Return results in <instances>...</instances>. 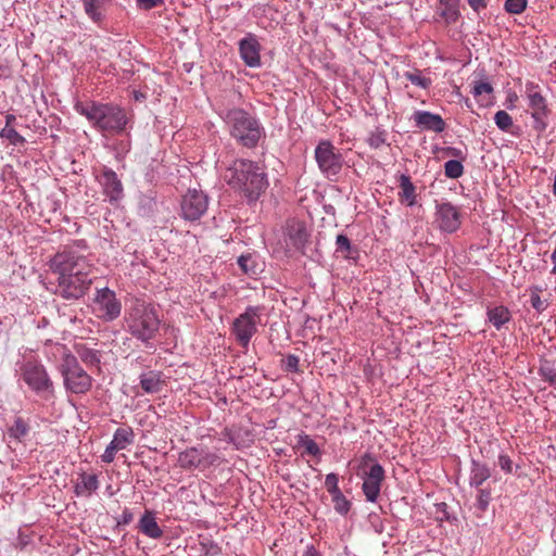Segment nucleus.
<instances>
[{
	"label": "nucleus",
	"mask_w": 556,
	"mask_h": 556,
	"mask_svg": "<svg viewBox=\"0 0 556 556\" xmlns=\"http://www.w3.org/2000/svg\"><path fill=\"white\" fill-rule=\"evenodd\" d=\"M358 476L363 479L362 490L366 500L370 503L377 502L386 471L372 454L366 453L361 458Z\"/></svg>",
	"instance_id": "8"
},
{
	"label": "nucleus",
	"mask_w": 556,
	"mask_h": 556,
	"mask_svg": "<svg viewBox=\"0 0 556 556\" xmlns=\"http://www.w3.org/2000/svg\"><path fill=\"white\" fill-rule=\"evenodd\" d=\"M528 4V0H506L504 9L510 14H521Z\"/></svg>",
	"instance_id": "41"
},
{
	"label": "nucleus",
	"mask_w": 556,
	"mask_h": 556,
	"mask_svg": "<svg viewBox=\"0 0 556 556\" xmlns=\"http://www.w3.org/2000/svg\"><path fill=\"white\" fill-rule=\"evenodd\" d=\"M78 357L84 362L87 366H99L100 364V353L97 350L79 346L77 348Z\"/></svg>",
	"instance_id": "32"
},
{
	"label": "nucleus",
	"mask_w": 556,
	"mask_h": 556,
	"mask_svg": "<svg viewBox=\"0 0 556 556\" xmlns=\"http://www.w3.org/2000/svg\"><path fill=\"white\" fill-rule=\"evenodd\" d=\"M200 447H190L181 452L178 456V464L186 470H200Z\"/></svg>",
	"instance_id": "26"
},
{
	"label": "nucleus",
	"mask_w": 556,
	"mask_h": 556,
	"mask_svg": "<svg viewBox=\"0 0 556 556\" xmlns=\"http://www.w3.org/2000/svg\"><path fill=\"white\" fill-rule=\"evenodd\" d=\"M490 501H491L490 490L478 488V494H477L478 508L482 511L486 510V508L490 504Z\"/></svg>",
	"instance_id": "43"
},
{
	"label": "nucleus",
	"mask_w": 556,
	"mask_h": 556,
	"mask_svg": "<svg viewBox=\"0 0 556 556\" xmlns=\"http://www.w3.org/2000/svg\"><path fill=\"white\" fill-rule=\"evenodd\" d=\"M28 432L29 426L22 417H16L8 430L9 437L18 442H22L27 437Z\"/></svg>",
	"instance_id": "30"
},
{
	"label": "nucleus",
	"mask_w": 556,
	"mask_h": 556,
	"mask_svg": "<svg viewBox=\"0 0 556 556\" xmlns=\"http://www.w3.org/2000/svg\"><path fill=\"white\" fill-rule=\"evenodd\" d=\"M224 119L231 137L245 148H254L264 135L258 119L242 109L228 110Z\"/></svg>",
	"instance_id": "6"
},
{
	"label": "nucleus",
	"mask_w": 556,
	"mask_h": 556,
	"mask_svg": "<svg viewBox=\"0 0 556 556\" xmlns=\"http://www.w3.org/2000/svg\"><path fill=\"white\" fill-rule=\"evenodd\" d=\"M336 252L341 253L343 257H351L352 245L350 239L345 235H338L336 239Z\"/></svg>",
	"instance_id": "39"
},
{
	"label": "nucleus",
	"mask_w": 556,
	"mask_h": 556,
	"mask_svg": "<svg viewBox=\"0 0 556 556\" xmlns=\"http://www.w3.org/2000/svg\"><path fill=\"white\" fill-rule=\"evenodd\" d=\"M263 311L264 307L261 305H250L232 321L230 331L241 348L248 349L251 339L257 332Z\"/></svg>",
	"instance_id": "9"
},
{
	"label": "nucleus",
	"mask_w": 556,
	"mask_h": 556,
	"mask_svg": "<svg viewBox=\"0 0 556 556\" xmlns=\"http://www.w3.org/2000/svg\"><path fill=\"white\" fill-rule=\"evenodd\" d=\"M134 440V430L130 427H121L115 430L110 445L117 451H122L125 450L128 445L132 444Z\"/></svg>",
	"instance_id": "25"
},
{
	"label": "nucleus",
	"mask_w": 556,
	"mask_h": 556,
	"mask_svg": "<svg viewBox=\"0 0 556 556\" xmlns=\"http://www.w3.org/2000/svg\"><path fill=\"white\" fill-rule=\"evenodd\" d=\"M3 66L0 65V77L2 76Z\"/></svg>",
	"instance_id": "59"
},
{
	"label": "nucleus",
	"mask_w": 556,
	"mask_h": 556,
	"mask_svg": "<svg viewBox=\"0 0 556 556\" xmlns=\"http://www.w3.org/2000/svg\"><path fill=\"white\" fill-rule=\"evenodd\" d=\"M412 118L415 122L416 127L421 130L442 132L446 127L441 115L429 111H416Z\"/></svg>",
	"instance_id": "19"
},
{
	"label": "nucleus",
	"mask_w": 556,
	"mask_h": 556,
	"mask_svg": "<svg viewBox=\"0 0 556 556\" xmlns=\"http://www.w3.org/2000/svg\"><path fill=\"white\" fill-rule=\"evenodd\" d=\"M440 5L442 7L440 15L446 24H453L458 20L460 15L459 0H440Z\"/></svg>",
	"instance_id": "28"
},
{
	"label": "nucleus",
	"mask_w": 556,
	"mask_h": 556,
	"mask_svg": "<svg viewBox=\"0 0 556 556\" xmlns=\"http://www.w3.org/2000/svg\"><path fill=\"white\" fill-rule=\"evenodd\" d=\"M132 518H134L132 513L129 509H124V511L122 514L121 523L128 525L132 521Z\"/></svg>",
	"instance_id": "52"
},
{
	"label": "nucleus",
	"mask_w": 556,
	"mask_h": 556,
	"mask_svg": "<svg viewBox=\"0 0 556 556\" xmlns=\"http://www.w3.org/2000/svg\"><path fill=\"white\" fill-rule=\"evenodd\" d=\"M45 354L50 362L58 364L56 368L63 378L66 393L84 395L91 390L92 377L79 365L77 357L66 345L61 343L47 344Z\"/></svg>",
	"instance_id": "3"
},
{
	"label": "nucleus",
	"mask_w": 556,
	"mask_h": 556,
	"mask_svg": "<svg viewBox=\"0 0 556 556\" xmlns=\"http://www.w3.org/2000/svg\"><path fill=\"white\" fill-rule=\"evenodd\" d=\"M240 269L248 276H256L260 273V265L252 254H243L238 258Z\"/></svg>",
	"instance_id": "31"
},
{
	"label": "nucleus",
	"mask_w": 556,
	"mask_h": 556,
	"mask_svg": "<svg viewBox=\"0 0 556 556\" xmlns=\"http://www.w3.org/2000/svg\"><path fill=\"white\" fill-rule=\"evenodd\" d=\"M495 125L503 131H508L513 126V118L506 111H497L494 115Z\"/></svg>",
	"instance_id": "40"
},
{
	"label": "nucleus",
	"mask_w": 556,
	"mask_h": 556,
	"mask_svg": "<svg viewBox=\"0 0 556 556\" xmlns=\"http://www.w3.org/2000/svg\"><path fill=\"white\" fill-rule=\"evenodd\" d=\"M205 556H217L220 554V547L213 541L202 543Z\"/></svg>",
	"instance_id": "48"
},
{
	"label": "nucleus",
	"mask_w": 556,
	"mask_h": 556,
	"mask_svg": "<svg viewBox=\"0 0 556 556\" xmlns=\"http://www.w3.org/2000/svg\"><path fill=\"white\" fill-rule=\"evenodd\" d=\"M541 291H542V289L540 287H533L531 289V294H530L531 306L538 313L544 312L547 308V306H548L547 301L541 299V296H540V292Z\"/></svg>",
	"instance_id": "37"
},
{
	"label": "nucleus",
	"mask_w": 556,
	"mask_h": 556,
	"mask_svg": "<svg viewBox=\"0 0 556 556\" xmlns=\"http://www.w3.org/2000/svg\"><path fill=\"white\" fill-rule=\"evenodd\" d=\"M122 148H123V150L128 151L129 150V144L122 142Z\"/></svg>",
	"instance_id": "57"
},
{
	"label": "nucleus",
	"mask_w": 556,
	"mask_h": 556,
	"mask_svg": "<svg viewBox=\"0 0 556 556\" xmlns=\"http://www.w3.org/2000/svg\"><path fill=\"white\" fill-rule=\"evenodd\" d=\"M491 477V471L488 465L471 460L469 484L472 488H480L484 481Z\"/></svg>",
	"instance_id": "24"
},
{
	"label": "nucleus",
	"mask_w": 556,
	"mask_h": 556,
	"mask_svg": "<svg viewBox=\"0 0 556 556\" xmlns=\"http://www.w3.org/2000/svg\"><path fill=\"white\" fill-rule=\"evenodd\" d=\"M298 445L300 448H303L302 455L307 454V455L315 456V457L321 456V451H320L319 446L308 434H305V433L299 434Z\"/></svg>",
	"instance_id": "29"
},
{
	"label": "nucleus",
	"mask_w": 556,
	"mask_h": 556,
	"mask_svg": "<svg viewBox=\"0 0 556 556\" xmlns=\"http://www.w3.org/2000/svg\"><path fill=\"white\" fill-rule=\"evenodd\" d=\"M325 486L330 495L337 494L341 492L339 489V478L338 475L331 472L326 476Z\"/></svg>",
	"instance_id": "44"
},
{
	"label": "nucleus",
	"mask_w": 556,
	"mask_h": 556,
	"mask_svg": "<svg viewBox=\"0 0 556 556\" xmlns=\"http://www.w3.org/2000/svg\"><path fill=\"white\" fill-rule=\"evenodd\" d=\"M553 192L556 195V175H555V180H554V186H553Z\"/></svg>",
	"instance_id": "58"
},
{
	"label": "nucleus",
	"mask_w": 556,
	"mask_h": 556,
	"mask_svg": "<svg viewBox=\"0 0 556 556\" xmlns=\"http://www.w3.org/2000/svg\"><path fill=\"white\" fill-rule=\"evenodd\" d=\"M21 379L46 402L55 397L54 384L46 367L36 359H28L20 367Z\"/></svg>",
	"instance_id": "7"
},
{
	"label": "nucleus",
	"mask_w": 556,
	"mask_h": 556,
	"mask_svg": "<svg viewBox=\"0 0 556 556\" xmlns=\"http://www.w3.org/2000/svg\"><path fill=\"white\" fill-rule=\"evenodd\" d=\"M464 174V166L457 160H450L444 164V175L451 179H457Z\"/></svg>",
	"instance_id": "35"
},
{
	"label": "nucleus",
	"mask_w": 556,
	"mask_h": 556,
	"mask_svg": "<svg viewBox=\"0 0 556 556\" xmlns=\"http://www.w3.org/2000/svg\"><path fill=\"white\" fill-rule=\"evenodd\" d=\"M84 240L66 247L50 261V269L56 276L55 293L65 300H78L89 290L92 264L86 255Z\"/></svg>",
	"instance_id": "1"
},
{
	"label": "nucleus",
	"mask_w": 556,
	"mask_h": 556,
	"mask_svg": "<svg viewBox=\"0 0 556 556\" xmlns=\"http://www.w3.org/2000/svg\"><path fill=\"white\" fill-rule=\"evenodd\" d=\"M207 195L197 189H190L180 202V214L186 220H199L207 211Z\"/></svg>",
	"instance_id": "13"
},
{
	"label": "nucleus",
	"mask_w": 556,
	"mask_h": 556,
	"mask_svg": "<svg viewBox=\"0 0 556 556\" xmlns=\"http://www.w3.org/2000/svg\"><path fill=\"white\" fill-rule=\"evenodd\" d=\"M334 505V510L340 515H346L351 508L350 501L343 495L342 492L331 495Z\"/></svg>",
	"instance_id": "38"
},
{
	"label": "nucleus",
	"mask_w": 556,
	"mask_h": 556,
	"mask_svg": "<svg viewBox=\"0 0 556 556\" xmlns=\"http://www.w3.org/2000/svg\"><path fill=\"white\" fill-rule=\"evenodd\" d=\"M16 121V117L15 115L13 114H8L5 116V126L4 127H12L13 123Z\"/></svg>",
	"instance_id": "54"
},
{
	"label": "nucleus",
	"mask_w": 556,
	"mask_h": 556,
	"mask_svg": "<svg viewBox=\"0 0 556 556\" xmlns=\"http://www.w3.org/2000/svg\"><path fill=\"white\" fill-rule=\"evenodd\" d=\"M405 77L413 85H416V86L421 87L424 89H427L431 85V79L422 77L419 73L407 72V73H405Z\"/></svg>",
	"instance_id": "42"
},
{
	"label": "nucleus",
	"mask_w": 556,
	"mask_h": 556,
	"mask_svg": "<svg viewBox=\"0 0 556 556\" xmlns=\"http://www.w3.org/2000/svg\"><path fill=\"white\" fill-rule=\"evenodd\" d=\"M165 384L163 375L160 371H148L140 376V386L146 393H157Z\"/></svg>",
	"instance_id": "23"
},
{
	"label": "nucleus",
	"mask_w": 556,
	"mask_h": 556,
	"mask_svg": "<svg viewBox=\"0 0 556 556\" xmlns=\"http://www.w3.org/2000/svg\"><path fill=\"white\" fill-rule=\"evenodd\" d=\"M494 89L492 85L488 81L476 80L473 81L471 93L478 101H483V96H491Z\"/></svg>",
	"instance_id": "33"
},
{
	"label": "nucleus",
	"mask_w": 556,
	"mask_h": 556,
	"mask_svg": "<svg viewBox=\"0 0 556 556\" xmlns=\"http://www.w3.org/2000/svg\"><path fill=\"white\" fill-rule=\"evenodd\" d=\"M75 111L85 116L103 135H118L127 129L130 117L126 110L112 103L96 101L77 102Z\"/></svg>",
	"instance_id": "4"
},
{
	"label": "nucleus",
	"mask_w": 556,
	"mask_h": 556,
	"mask_svg": "<svg viewBox=\"0 0 556 556\" xmlns=\"http://www.w3.org/2000/svg\"><path fill=\"white\" fill-rule=\"evenodd\" d=\"M498 466L506 473L513 472V460L508 455L501 454L498 456Z\"/></svg>",
	"instance_id": "49"
},
{
	"label": "nucleus",
	"mask_w": 556,
	"mask_h": 556,
	"mask_svg": "<svg viewBox=\"0 0 556 556\" xmlns=\"http://www.w3.org/2000/svg\"><path fill=\"white\" fill-rule=\"evenodd\" d=\"M469 7L477 13L485 9L488 5L486 0H467Z\"/></svg>",
	"instance_id": "51"
},
{
	"label": "nucleus",
	"mask_w": 556,
	"mask_h": 556,
	"mask_svg": "<svg viewBox=\"0 0 556 556\" xmlns=\"http://www.w3.org/2000/svg\"><path fill=\"white\" fill-rule=\"evenodd\" d=\"M0 138L7 139L13 146H22L26 139L20 135L13 127H3L0 130Z\"/></svg>",
	"instance_id": "36"
},
{
	"label": "nucleus",
	"mask_w": 556,
	"mask_h": 556,
	"mask_svg": "<svg viewBox=\"0 0 556 556\" xmlns=\"http://www.w3.org/2000/svg\"><path fill=\"white\" fill-rule=\"evenodd\" d=\"M299 357L295 355H288L283 361V367L287 371L296 372L299 371Z\"/></svg>",
	"instance_id": "46"
},
{
	"label": "nucleus",
	"mask_w": 556,
	"mask_h": 556,
	"mask_svg": "<svg viewBox=\"0 0 556 556\" xmlns=\"http://www.w3.org/2000/svg\"><path fill=\"white\" fill-rule=\"evenodd\" d=\"M93 303L97 316L105 321H113L121 315V301L116 293L106 287L97 290Z\"/></svg>",
	"instance_id": "12"
},
{
	"label": "nucleus",
	"mask_w": 556,
	"mask_h": 556,
	"mask_svg": "<svg viewBox=\"0 0 556 556\" xmlns=\"http://www.w3.org/2000/svg\"><path fill=\"white\" fill-rule=\"evenodd\" d=\"M387 134L384 131H376L370 135L368 143L371 148L378 149L386 143Z\"/></svg>",
	"instance_id": "45"
},
{
	"label": "nucleus",
	"mask_w": 556,
	"mask_h": 556,
	"mask_svg": "<svg viewBox=\"0 0 556 556\" xmlns=\"http://www.w3.org/2000/svg\"><path fill=\"white\" fill-rule=\"evenodd\" d=\"M139 531L146 536L159 540L163 536V530L156 521L155 514L147 509L138 522Z\"/></svg>",
	"instance_id": "20"
},
{
	"label": "nucleus",
	"mask_w": 556,
	"mask_h": 556,
	"mask_svg": "<svg viewBox=\"0 0 556 556\" xmlns=\"http://www.w3.org/2000/svg\"><path fill=\"white\" fill-rule=\"evenodd\" d=\"M434 220L441 231L453 233L462 225L459 210L450 202H442L435 205Z\"/></svg>",
	"instance_id": "15"
},
{
	"label": "nucleus",
	"mask_w": 556,
	"mask_h": 556,
	"mask_svg": "<svg viewBox=\"0 0 556 556\" xmlns=\"http://www.w3.org/2000/svg\"><path fill=\"white\" fill-rule=\"evenodd\" d=\"M314 156L321 174L336 180L343 167L340 151L329 140H321L315 148Z\"/></svg>",
	"instance_id": "10"
},
{
	"label": "nucleus",
	"mask_w": 556,
	"mask_h": 556,
	"mask_svg": "<svg viewBox=\"0 0 556 556\" xmlns=\"http://www.w3.org/2000/svg\"><path fill=\"white\" fill-rule=\"evenodd\" d=\"M238 50L241 60L247 66L252 68H258L262 66V46L258 37L255 34H245V36L238 42Z\"/></svg>",
	"instance_id": "16"
},
{
	"label": "nucleus",
	"mask_w": 556,
	"mask_h": 556,
	"mask_svg": "<svg viewBox=\"0 0 556 556\" xmlns=\"http://www.w3.org/2000/svg\"><path fill=\"white\" fill-rule=\"evenodd\" d=\"M102 192L111 203L119 202L124 197V188L117 174L108 166H102L96 175Z\"/></svg>",
	"instance_id": "14"
},
{
	"label": "nucleus",
	"mask_w": 556,
	"mask_h": 556,
	"mask_svg": "<svg viewBox=\"0 0 556 556\" xmlns=\"http://www.w3.org/2000/svg\"><path fill=\"white\" fill-rule=\"evenodd\" d=\"M447 154L452 155V156H460L462 155V151L457 148H448L447 149Z\"/></svg>",
	"instance_id": "56"
},
{
	"label": "nucleus",
	"mask_w": 556,
	"mask_h": 556,
	"mask_svg": "<svg viewBox=\"0 0 556 556\" xmlns=\"http://www.w3.org/2000/svg\"><path fill=\"white\" fill-rule=\"evenodd\" d=\"M551 261L553 263V268H552L551 273L553 275H556V247H555V250L553 251V253L551 255Z\"/></svg>",
	"instance_id": "55"
},
{
	"label": "nucleus",
	"mask_w": 556,
	"mask_h": 556,
	"mask_svg": "<svg viewBox=\"0 0 556 556\" xmlns=\"http://www.w3.org/2000/svg\"><path fill=\"white\" fill-rule=\"evenodd\" d=\"M308 233L303 222L298 219H289L286 225L287 245L299 251L302 250L307 242Z\"/></svg>",
	"instance_id": "18"
},
{
	"label": "nucleus",
	"mask_w": 556,
	"mask_h": 556,
	"mask_svg": "<svg viewBox=\"0 0 556 556\" xmlns=\"http://www.w3.org/2000/svg\"><path fill=\"white\" fill-rule=\"evenodd\" d=\"M303 556H321L314 545H308Z\"/></svg>",
	"instance_id": "53"
},
{
	"label": "nucleus",
	"mask_w": 556,
	"mask_h": 556,
	"mask_svg": "<svg viewBox=\"0 0 556 556\" xmlns=\"http://www.w3.org/2000/svg\"><path fill=\"white\" fill-rule=\"evenodd\" d=\"M526 97L528 99V105L531 110V116L534 119V128L538 130H544L547 126L546 118L549 114L546 99L541 92V88L538 84L529 81L526 84Z\"/></svg>",
	"instance_id": "11"
},
{
	"label": "nucleus",
	"mask_w": 556,
	"mask_h": 556,
	"mask_svg": "<svg viewBox=\"0 0 556 556\" xmlns=\"http://www.w3.org/2000/svg\"><path fill=\"white\" fill-rule=\"evenodd\" d=\"M98 488L99 480L97 475L81 472L79 473L78 481L74 485V493L76 496L89 497Z\"/></svg>",
	"instance_id": "21"
},
{
	"label": "nucleus",
	"mask_w": 556,
	"mask_h": 556,
	"mask_svg": "<svg viewBox=\"0 0 556 556\" xmlns=\"http://www.w3.org/2000/svg\"><path fill=\"white\" fill-rule=\"evenodd\" d=\"M83 9L87 17L98 27L103 28L106 23L108 12L113 0H81Z\"/></svg>",
	"instance_id": "17"
},
{
	"label": "nucleus",
	"mask_w": 556,
	"mask_h": 556,
	"mask_svg": "<svg viewBox=\"0 0 556 556\" xmlns=\"http://www.w3.org/2000/svg\"><path fill=\"white\" fill-rule=\"evenodd\" d=\"M116 452H118L117 450H115L113 446H111L110 444L106 446L104 453L101 455V459L103 463H106V464H110L114 460L115 458V454Z\"/></svg>",
	"instance_id": "50"
},
{
	"label": "nucleus",
	"mask_w": 556,
	"mask_h": 556,
	"mask_svg": "<svg viewBox=\"0 0 556 556\" xmlns=\"http://www.w3.org/2000/svg\"><path fill=\"white\" fill-rule=\"evenodd\" d=\"M486 315H488V320L497 330H500L511 318V314H510L509 309L506 306H503V305H498V306H494V307H488Z\"/></svg>",
	"instance_id": "27"
},
{
	"label": "nucleus",
	"mask_w": 556,
	"mask_h": 556,
	"mask_svg": "<svg viewBox=\"0 0 556 556\" xmlns=\"http://www.w3.org/2000/svg\"><path fill=\"white\" fill-rule=\"evenodd\" d=\"M399 200L408 206H414L417 203L416 187L406 174H401L399 177Z\"/></svg>",
	"instance_id": "22"
},
{
	"label": "nucleus",
	"mask_w": 556,
	"mask_h": 556,
	"mask_svg": "<svg viewBox=\"0 0 556 556\" xmlns=\"http://www.w3.org/2000/svg\"><path fill=\"white\" fill-rule=\"evenodd\" d=\"M160 326L161 319L152 303L136 299L125 311V330L147 348L152 346Z\"/></svg>",
	"instance_id": "5"
},
{
	"label": "nucleus",
	"mask_w": 556,
	"mask_h": 556,
	"mask_svg": "<svg viewBox=\"0 0 556 556\" xmlns=\"http://www.w3.org/2000/svg\"><path fill=\"white\" fill-rule=\"evenodd\" d=\"M200 470L203 471L211 466L217 465L219 456L214 452H210L207 448L200 447Z\"/></svg>",
	"instance_id": "34"
},
{
	"label": "nucleus",
	"mask_w": 556,
	"mask_h": 556,
	"mask_svg": "<svg viewBox=\"0 0 556 556\" xmlns=\"http://www.w3.org/2000/svg\"><path fill=\"white\" fill-rule=\"evenodd\" d=\"M223 179L249 202H256L268 188L265 168L251 160H235L223 174Z\"/></svg>",
	"instance_id": "2"
},
{
	"label": "nucleus",
	"mask_w": 556,
	"mask_h": 556,
	"mask_svg": "<svg viewBox=\"0 0 556 556\" xmlns=\"http://www.w3.org/2000/svg\"><path fill=\"white\" fill-rule=\"evenodd\" d=\"M136 3L139 9L149 11L153 8L162 5L164 0H136Z\"/></svg>",
	"instance_id": "47"
}]
</instances>
